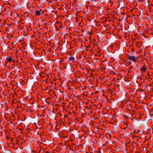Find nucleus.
<instances>
[{"label":"nucleus","instance_id":"nucleus-1","mask_svg":"<svg viewBox=\"0 0 153 153\" xmlns=\"http://www.w3.org/2000/svg\"><path fill=\"white\" fill-rule=\"evenodd\" d=\"M128 59L134 62H135L137 60V58L135 56H129L128 57Z\"/></svg>","mask_w":153,"mask_h":153},{"label":"nucleus","instance_id":"nucleus-2","mask_svg":"<svg viewBox=\"0 0 153 153\" xmlns=\"http://www.w3.org/2000/svg\"><path fill=\"white\" fill-rule=\"evenodd\" d=\"M7 62H15L13 60V57L11 56H10L7 59Z\"/></svg>","mask_w":153,"mask_h":153},{"label":"nucleus","instance_id":"nucleus-3","mask_svg":"<svg viewBox=\"0 0 153 153\" xmlns=\"http://www.w3.org/2000/svg\"><path fill=\"white\" fill-rule=\"evenodd\" d=\"M41 14V13H40V11L39 10H36V11L35 13V15H36L37 16H39Z\"/></svg>","mask_w":153,"mask_h":153},{"label":"nucleus","instance_id":"nucleus-4","mask_svg":"<svg viewBox=\"0 0 153 153\" xmlns=\"http://www.w3.org/2000/svg\"><path fill=\"white\" fill-rule=\"evenodd\" d=\"M69 59L70 61L73 62L75 60V58L73 57H70L69 58Z\"/></svg>","mask_w":153,"mask_h":153},{"label":"nucleus","instance_id":"nucleus-5","mask_svg":"<svg viewBox=\"0 0 153 153\" xmlns=\"http://www.w3.org/2000/svg\"><path fill=\"white\" fill-rule=\"evenodd\" d=\"M146 69V68H145L144 67H142L140 69V70L141 71H145Z\"/></svg>","mask_w":153,"mask_h":153},{"label":"nucleus","instance_id":"nucleus-6","mask_svg":"<svg viewBox=\"0 0 153 153\" xmlns=\"http://www.w3.org/2000/svg\"><path fill=\"white\" fill-rule=\"evenodd\" d=\"M42 9H40V10L39 11H40V13H41V12L42 11Z\"/></svg>","mask_w":153,"mask_h":153}]
</instances>
